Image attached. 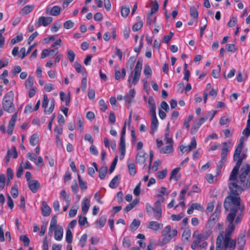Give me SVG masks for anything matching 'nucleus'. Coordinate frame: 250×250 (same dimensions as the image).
<instances>
[{"instance_id":"nucleus-19","label":"nucleus","mask_w":250,"mask_h":250,"mask_svg":"<svg viewBox=\"0 0 250 250\" xmlns=\"http://www.w3.org/2000/svg\"><path fill=\"white\" fill-rule=\"evenodd\" d=\"M136 94V91L134 89H130L127 95L124 97V99L128 102L129 104L132 103Z\"/></svg>"},{"instance_id":"nucleus-34","label":"nucleus","mask_w":250,"mask_h":250,"mask_svg":"<svg viewBox=\"0 0 250 250\" xmlns=\"http://www.w3.org/2000/svg\"><path fill=\"white\" fill-rule=\"evenodd\" d=\"M30 144L32 146H36L39 142V136L37 133H34L30 138Z\"/></svg>"},{"instance_id":"nucleus-30","label":"nucleus","mask_w":250,"mask_h":250,"mask_svg":"<svg viewBox=\"0 0 250 250\" xmlns=\"http://www.w3.org/2000/svg\"><path fill=\"white\" fill-rule=\"evenodd\" d=\"M190 236H191V230L188 229H185L183 231V232L182 233V240L184 242L189 241V239L190 238Z\"/></svg>"},{"instance_id":"nucleus-23","label":"nucleus","mask_w":250,"mask_h":250,"mask_svg":"<svg viewBox=\"0 0 250 250\" xmlns=\"http://www.w3.org/2000/svg\"><path fill=\"white\" fill-rule=\"evenodd\" d=\"M173 150V145H167L160 149V153L161 154H169L172 153Z\"/></svg>"},{"instance_id":"nucleus-60","label":"nucleus","mask_w":250,"mask_h":250,"mask_svg":"<svg viewBox=\"0 0 250 250\" xmlns=\"http://www.w3.org/2000/svg\"><path fill=\"white\" fill-rule=\"evenodd\" d=\"M193 209H196L200 211H203L204 210L203 207L199 203H195L191 204Z\"/></svg>"},{"instance_id":"nucleus-36","label":"nucleus","mask_w":250,"mask_h":250,"mask_svg":"<svg viewBox=\"0 0 250 250\" xmlns=\"http://www.w3.org/2000/svg\"><path fill=\"white\" fill-rule=\"evenodd\" d=\"M79 186L82 190H86L87 188L86 183L83 180L79 174H77Z\"/></svg>"},{"instance_id":"nucleus-50","label":"nucleus","mask_w":250,"mask_h":250,"mask_svg":"<svg viewBox=\"0 0 250 250\" xmlns=\"http://www.w3.org/2000/svg\"><path fill=\"white\" fill-rule=\"evenodd\" d=\"M87 87V78L84 77L82 78L81 81V88L82 91L84 93L86 91Z\"/></svg>"},{"instance_id":"nucleus-38","label":"nucleus","mask_w":250,"mask_h":250,"mask_svg":"<svg viewBox=\"0 0 250 250\" xmlns=\"http://www.w3.org/2000/svg\"><path fill=\"white\" fill-rule=\"evenodd\" d=\"M130 12V8L129 6H122L121 9V14L122 17L126 18Z\"/></svg>"},{"instance_id":"nucleus-41","label":"nucleus","mask_w":250,"mask_h":250,"mask_svg":"<svg viewBox=\"0 0 250 250\" xmlns=\"http://www.w3.org/2000/svg\"><path fill=\"white\" fill-rule=\"evenodd\" d=\"M74 67L75 68L76 71L80 73H83V71H85V68L83 67L82 64L79 62H75L73 65Z\"/></svg>"},{"instance_id":"nucleus-29","label":"nucleus","mask_w":250,"mask_h":250,"mask_svg":"<svg viewBox=\"0 0 250 250\" xmlns=\"http://www.w3.org/2000/svg\"><path fill=\"white\" fill-rule=\"evenodd\" d=\"M136 60V57H130L126 62V68L130 70H132L134 66L135 62Z\"/></svg>"},{"instance_id":"nucleus-35","label":"nucleus","mask_w":250,"mask_h":250,"mask_svg":"<svg viewBox=\"0 0 250 250\" xmlns=\"http://www.w3.org/2000/svg\"><path fill=\"white\" fill-rule=\"evenodd\" d=\"M106 218L104 216H101L96 222V225L100 228H103L105 224Z\"/></svg>"},{"instance_id":"nucleus-64","label":"nucleus","mask_w":250,"mask_h":250,"mask_svg":"<svg viewBox=\"0 0 250 250\" xmlns=\"http://www.w3.org/2000/svg\"><path fill=\"white\" fill-rule=\"evenodd\" d=\"M242 133L246 137H248L250 135V124L247 123L246 127L243 130Z\"/></svg>"},{"instance_id":"nucleus-42","label":"nucleus","mask_w":250,"mask_h":250,"mask_svg":"<svg viewBox=\"0 0 250 250\" xmlns=\"http://www.w3.org/2000/svg\"><path fill=\"white\" fill-rule=\"evenodd\" d=\"M201 125L197 123L196 121H194V124L190 128V133L191 134H193L196 133L199 128L200 127Z\"/></svg>"},{"instance_id":"nucleus-46","label":"nucleus","mask_w":250,"mask_h":250,"mask_svg":"<svg viewBox=\"0 0 250 250\" xmlns=\"http://www.w3.org/2000/svg\"><path fill=\"white\" fill-rule=\"evenodd\" d=\"M73 235L70 229H67L66 232V241L68 243H71L72 241Z\"/></svg>"},{"instance_id":"nucleus-13","label":"nucleus","mask_w":250,"mask_h":250,"mask_svg":"<svg viewBox=\"0 0 250 250\" xmlns=\"http://www.w3.org/2000/svg\"><path fill=\"white\" fill-rule=\"evenodd\" d=\"M28 187L33 193H35L40 189L41 184L37 180H32L28 182Z\"/></svg>"},{"instance_id":"nucleus-55","label":"nucleus","mask_w":250,"mask_h":250,"mask_svg":"<svg viewBox=\"0 0 250 250\" xmlns=\"http://www.w3.org/2000/svg\"><path fill=\"white\" fill-rule=\"evenodd\" d=\"M99 104L100 106V109L103 111H105L107 109V106L104 99H100L99 101Z\"/></svg>"},{"instance_id":"nucleus-9","label":"nucleus","mask_w":250,"mask_h":250,"mask_svg":"<svg viewBox=\"0 0 250 250\" xmlns=\"http://www.w3.org/2000/svg\"><path fill=\"white\" fill-rule=\"evenodd\" d=\"M53 18L51 17L42 16L39 17L38 21L35 23V25L37 27L41 26H47L49 25L52 21Z\"/></svg>"},{"instance_id":"nucleus-3","label":"nucleus","mask_w":250,"mask_h":250,"mask_svg":"<svg viewBox=\"0 0 250 250\" xmlns=\"http://www.w3.org/2000/svg\"><path fill=\"white\" fill-rule=\"evenodd\" d=\"M142 65V61L139 59L134 70L131 71L128 77L127 84L129 88H131L133 85H135L138 83L141 75Z\"/></svg>"},{"instance_id":"nucleus-15","label":"nucleus","mask_w":250,"mask_h":250,"mask_svg":"<svg viewBox=\"0 0 250 250\" xmlns=\"http://www.w3.org/2000/svg\"><path fill=\"white\" fill-rule=\"evenodd\" d=\"M41 210L42 216L44 217L48 216L50 214L51 209L45 201L42 202Z\"/></svg>"},{"instance_id":"nucleus-22","label":"nucleus","mask_w":250,"mask_h":250,"mask_svg":"<svg viewBox=\"0 0 250 250\" xmlns=\"http://www.w3.org/2000/svg\"><path fill=\"white\" fill-rule=\"evenodd\" d=\"M61 100L62 102H65V105L68 106L70 102V94L69 92L67 96H66L65 93L63 91H61L60 93Z\"/></svg>"},{"instance_id":"nucleus-32","label":"nucleus","mask_w":250,"mask_h":250,"mask_svg":"<svg viewBox=\"0 0 250 250\" xmlns=\"http://www.w3.org/2000/svg\"><path fill=\"white\" fill-rule=\"evenodd\" d=\"M34 7V5H27L22 8L21 12L24 15H27L33 10Z\"/></svg>"},{"instance_id":"nucleus-24","label":"nucleus","mask_w":250,"mask_h":250,"mask_svg":"<svg viewBox=\"0 0 250 250\" xmlns=\"http://www.w3.org/2000/svg\"><path fill=\"white\" fill-rule=\"evenodd\" d=\"M127 166L129 175L131 176H134L137 173L135 164L134 163H127Z\"/></svg>"},{"instance_id":"nucleus-53","label":"nucleus","mask_w":250,"mask_h":250,"mask_svg":"<svg viewBox=\"0 0 250 250\" xmlns=\"http://www.w3.org/2000/svg\"><path fill=\"white\" fill-rule=\"evenodd\" d=\"M184 216V214L183 213L178 214H172L170 216V218L172 221H180L183 218Z\"/></svg>"},{"instance_id":"nucleus-14","label":"nucleus","mask_w":250,"mask_h":250,"mask_svg":"<svg viewBox=\"0 0 250 250\" xmlns=\"http://www.w3.org/2000/svg\"><path fill=\"white\" fill-rule=\"evenodd\" d=\"M147 154L144 151H139L136 156V162L140 165L144 164L147 158Z\"/></svg>"},{"instance_id":"nucleus-18","label":"nucleus","mask_w":250,"mask_h":250,"mask_svg":"<svg viewBox=\"0 0 250 250\" xmlns=\"http://www.w3.org/2000/svg\"><path fill=\"white\" fill-rule=\"evenodd\" d=\"M90 201L88 198H84L82 202V210L83 214H86L90 207Z\"/></svg>"},{"instance_id":"nucleus-33","label":"nucleus","mask_w":250,"mask_h":250,"mask_svg":"<svg viewBox=\"0 0 250 250\" xmlns=\"http://www.w3.org/2000/svg\"><path fill=\"white\" fill-rule=\"evenodd\" d=\"M34 85V78L29 76L25 82V87L26 89H28L33 87Z\"/></svg>"},{"instance_id":"nucleus-48","label":"nucleus","mask_w":250,"mask_h":250,"mask_svg":"<svg viewBox=\"0 0 250 250\" xmlns=\"http://www.w3.org/2000/svg\"><path fill=\"white\" fill-rule=\"evenodd\" d=\"M167 175V169H164L157 173L156 177L159 179H163Z\"/></svg>"},{"instance_id":"nucleus-16","label":"nucleus","mask_w":250,"mask_h":250,"mask_svg":"<svg viewBox=\"0 0 250 250\" xmlns=\"http://www.w3.org/2000/svg\"><path fill=\"white\" fill-rule=\"evenodd\" d=\"M163 225L157 221H151L149 222L147 225V228L155 231H157L163 228Z\"/></svg>"},{"instance_id":"nucleus-39","label":"nucleus","mask_w":250,"mask_h":250,"mask_svg":"<svg viewBox=\"0 0 250 250\" xmlns=\"http://www.w3.org/2000/svg\"><path fill=\"white\" fill-rule=\"evenodd\" d=\"M23 40V36L22 34H20L17 36H16L15 37L13 38L10 42V44L11 45H14Z\"/></svg>"},{"instance_id":"nucleus-11","label":"nucleus","mask_w":250,"mask_h":250,"mask_svg":"<svg viewBox=\"0 0 250 250\" xmlns=\"http://www.w3.org/2000/svg\"><path fill=\"white\" fill-rule=\"evenodd\" d=\"M61 12V8L59 6L55 5L52 7H47L46 13L53 16H59Z\"/></svg>"},{"instance_id":"nucleus-5","label":"nucleus","mask_w":250,"mask_h":250,"mask_svg":"<svg viewBox=\"0 0 250 250\" xmlns=\"http://www.w3.org/2000/svg\"><path fill=\"white\" fill-rule=\"evenodd\" d=\"M163 236L162 240L159 242L158 245L163 246L170 242L171 239L177 235V230L174 229L171 231V226L167 225L164 228L162 232Z\"/></svg>"},{"instance_id":"nucleus-58","label":"nucleus","mask_w":250,"mask_h":250,"mask_svg":"<svg viewBox=\"0 0 250 250\" xmlns=\"http://www.w3.org/2000/svg\"><path fill=\"white\" fill-rule=\"evenodd\" d=\"M11 194L13 198H16L19 195L18 189L16 187H13L11 188Z\"/></svg>"},{"instance_id":"nucleus-28","label":"nucleus","mask_w":250,"mask_h":250,"mask_svg":"<svg viewBox=\"0 0 250 250\" xmlns=\"http://www.w3.org/2000/svg\"><path fill=\"white\" fill-rule=\"evenodd\" d=\"M229 151V146L226 142L223 143V147L221 152V158L222 160H226L228 152Z\"/></svg>"},{"instance_id":"nucleus-63","label":"nucleus","mask_w":250,"mask_h":250,"mask_svg":"<svg viewBox=\"0 0 250 250\" xmlns=\"http://www.w3.org/2000/svg\"><path fill=\"white\" fill-rule=\"evenodd\" d=\"M123 245L124 247L128 248L131 246L130 240L126 237H125L123 240Z\"/></svg>"},{"instance_id":"nucleus-51","label":"nucleus","mask_w":250,"mask_h":250,"mask_svg":"<svg viewBox=\"0 0 250 250\" xmlns=\"http://www.w3.org/2000/svg\"><path fill=\"white\" fill-rule=\"evenodd\" d=\"M117 162H118V157H117V156H116L114 158V160H113V162H112V164H111V166L110 167L109 169L108 170V172L110 174L112 173V172L115 169V167H116V166L117 165Z\"/></svg>"},{"instance_id":"nucleus-40","label":"nucleus","mask_w":250,"mask_h":250,"mask_svg":"<svg viewBox=\"0 0 250 250\" xmlns=\"http://www.w3.org/2000/svg\"><path fill=\"white\" fill-rule=\"evenodd\" d=\"M87 235L86 233L83 234L81 237L79 242V245L81 248H83L85 245L87 241Z\"/></svg>"},{"instance_id":"nucleus-7","label":"nucleus","mask_w":250,"mask_h":250,"mask_svg":"<svg viewBox=\"0 0 250 250\" xmlns=\"http://www.w3.org/2000/svg\"><path fill=\"white\" fill-rule=\"evenodd\" d=\"M211 231L208 230L197 234L191 245V248L195 250L199 244L203 241H205L210 235Z\"/></svg>"},{"instance_id":"nucleus-47","label":"nucleus","mask_w":250,"mask_h":250,"mask_svg":"<svg viewBox=\"0 0 250 250\" xmlns=\"http://www.w3.org/2000/svg\"><path fill=\"white\" fill-rule=\"evenodd\" d=\"M167 189L165 187H161L157 190V196H164L167 194Z\"/></svg>"},{"instance_id":"nucleus-43","label":"nucleus","mask_w":250,"mask_h":250,"mask_svg":"<svg viewBox=\"0 0 250 250\" xmlns=\"http://www.w3.org/2000/svg\"><path fill=\"white\" fill-rule=\"evenodd\" d=\"M144 75L147 77H150L152 75V70L148 65H145L144 70Z\"/></svg>"},{"instance_id":"nucleus-57","label":"nucleus","mask_w":250,"mask_h":250,"mask_svg":"<svg viewBox=\"0 0 250 250\" xmlns=\"http://www.w3.org/2000/svg\"><path fill=\"white\" fill-rule=\"evenodd\" d=\"M78 223L81 227L84 226L86 223H87V218L85 216H80Z\"/></svg>"},{"instance_id":"nucleus-62","label":"nucleus","mask_w":250,"mask_h":250,"mask_svg":"<svg viewBox=\"0 0 250 250\" xmlns=\"http://www.w3.org/2000/svg\"><path fill=\"white\" fill-rule=\"evenodd\" d=\"M71 188L72 189V191L73 193L76 194L78 192V191L79 190V188H78V184H77V181L76 180H75L74 181V182H73V184L72 185Z\"/></svg>"},{"instance_id":"nucleus-26","label":"nucleus","mask_w":250,"mask_h":250,"mask_svg":"<svg viewBox=\"0 0 250 250\" xmlns=\"http://www.w3.org/2000/svg\"><path fill=\"white\" fill-rule=\"evenodd\" d=\"M219 218V213L215 211L209 217L208 220V224L209 225H214L218 221Z\"/></svg>"},{"instance_id":"nucleus-44","label":"nucleus","mask_w":250,"mask_h":250,"mask_svg":"<svg viewBox=\"0 0 250 250\" xmlns=\"http://www.w3.org/2000/svg\"><path fill=\"white\" fill-rule=\"evenodd\" d=\"M76 55L74 51L71 49L68 50L67 57L71 62H73L75 60Z\"/></svg>"},{"instance_id":"nucleus-52","label":"nucleus","mask_w":250,"mask_h":250,"mask_svg":"<svg viewBox=\"0 0 250 250\" xmlns=\"http://www.w3.org/2000/svg\"><path fill=\"white\" fill-rule=\"evenodd\" d=\"M159 7V5L158 2L156 0H155L153 5L151 7L150 13L149 14L152 15L153 14L155 13L158 10Z\"/></svg>"},{"instance_id":"nucleus-37","label":"nucleus","mask_w":250,"mask_h":250,"mask_svg":"<svg viewBox=\"0 0 250 250\" xmlns=\"http://www.w3.org/2000/svg\"><path fill=\"white\" fill-rule=\"evenodd\" d=\"M99 171V177L101 179H104L107 173V168L103 166L100 167Z\"/></svg>"},{"instance_id":"nucleus-10","label":"nucleus","mask_w":250,"mask_h":250,"mask_svg":"<svg viewBox=\"0 0 250 250\" xmlns=\"http://www.w3.org/2000/svg\"><path fill=\"white\" fill-rule=\"evenodd\" d=\"M17 120V112H16L12 116V117L8 123V125L6 132L9 135H11L12 134Z\"/></svg>"},{"instance_id":"nucleus-2","label":"nucleus","mask_w":250,"mask_h":250,"mask_svg":"<svg viewBox=\"0 0 250 250\" xmlns=\"http://www.w3.org/2000/svg\"><path fill=\"white\" fill-rule=\"evenodd\" d=\"M242 146L243 142H240L233 154V160L236 163L229 177V188L230 196H239L243 190L250 188V165H244L239 172L243 161L240 156Z\"/></svg>"},{"instance_id":"nucleus-54","label":"nucleus","mask_w":250,"mask_h":250,"mask_svg":"<svg viewBox=\"0 0 250 250\" xmlns=\"http://www.w3.org/2000/svg\"><path fill=\"white\" fill-rule=\"evenodd\" d=\"M74 26V23L71 20L66 21L64 24V28L66 29H69L73 28Z\"/></svg>"},{"instance_id":"nucleus-27","label":"nucleus","mask_w":250,"mask_h":250,"mask_svg":"<svg viewBox=\"0 0 250 250\" xmlns=\"http://www.w3.org/2000/svg\"><path fill=\"white\" fill-rule=\"evenodd\" d=\"M189 12L192 19L197 21L198 19V12L196 8L194 6H191L189 8Z\"/></svg>"},{"instance_id":"nucleus-12","label":"nucleus","mask_w":250,"mask_h":250,"mask_svg":"<svg viewBox=\"0 0 250 250\" xmlns=\"http://www.w3.org/2000/svg\"><path fill=\"white\" fill-rule=\"evenodd\" d=\"M148 104L149 105V112L151 115V117L156 116V106L153 97L149 96L148 97Z\"/></svg>"},{"instance_id":"nucleus-31","label":"nucleus","mask_w":250,"mask_h":250,"mask_svg":"<svg viewBox=\"0 0 250 250\" xmlns=\"http://www.w3.org/2000/svg\"><path fill=\"white\" fill-rule=\"evenodd\" d=\"M119 183V177L118 175H116L110 182L109 187L111 188H115L118 187Z\"/></svg>"},{"instance_id":"nucleus-45","label":"nucleus","mask_w":250,"mask_h":250,"mask_svg":"<svg viewBox=\"0 0 250 250\" xmlns=\"http://www.w3.org/2000/svg\"><path fill=\"white\" fill-rule=\"evenodd\" d=\"M143 25V22L139 21L135 23L132 26V30L134 32H137L141 29Z\"/></svg>"},{"instance_id":"nucleus-1","label":"nucleus","mask_w":250,"mask_h":250,"mask_svg":"<svg viewBox=\"0 0 250 250\" xmlns=\"http://www.w3.org/2000/svg\"><path fill=\"white\" fill-rule=\"evenodd\" d=\"M241 201L240 196H228L225 198L224 207L226 211H229L226 217L229 224L225 231L218 234L215 250H234L237 242L239 246H244L246 243L245 234H239L237 241L231 238L235 225L240 223L243 217L245 206L241 204Z\"/></svg>"},{"instance_id":"nucleus-25","label":"nucleus","mask_w":250,"mask_h":250,"mask_svg":"<svg viewBox=\"0 0 250 250\" xmlns=\"http://www.w3.org/2000/svg\"><path fill=\"white\" fill-rule=\"evenodd\" d=\"M57 217L56 216H54L52 217L50 226L49 228V233L50 232L52 233L54 229H56V227H58L59 226H57Z\"/></svg>"},{"instance_id":"nucleus-17","label":"nucleus","mask_w":250,"mask_h":250,"mask_svg":"<svg viewBox=\"0 0 250 250\" xmlns=\"http://www.w3.org/2000/svg\"><path fill=\"white\" fill-rule=\"evenodd\" d=\"M54 238L57 241H61L63 236V230L62 227H56L54 229Z\"/></svg>"},{"instance_id":"nucleus-6","label":"nucleus","mask_w":250,"mask_h":250,"mask_svg":"<svg viewBox=\"0 0 250 250\" xmlns=\"http://www.w3.org/2000/svg\"><path fill=\"white\" fill-rule=\"evenodd\" d=\"M146 209L148 216H151L153 215L157 220H159L161 218L162 215L161 206H158L154 204L152 207L149 203H146Z\"/></svg>"},{"instance_id":"nucleus-21","label":"nucleus","mask_w":250,"mask_h":250,"mask_svg":"<svg viewBox=\"0 0 250 250\" xmlns=\"http://www.w3.org/2000/svg\"><path fill=\"white\" fill-rule=\"evenodd\" d=\"M180 167H177L174 169H173L170 173V176L169 177V179H174L175 181H177L180 178L181 175L179 174V171L180 169Z\"/></svg>"},{"instance_id":"nucleus-59","label":"nucleus","mask_w":250,"mask_h":250,"mask_svg":"<svg viewBox=\"0 0 250 250\" xmlns=\"http://www.w3.org/2000/svg\"><path fill=\"white\" fill-rule=\"evenodd\" d=\"M21 68L20 66L16 65L14 67L13 69L12 70L11 73L13 76H15L17 74H19L21 72Z\"/></svg>"},{"instance_id":"nucleus-20","label":"nucleus","mask_w":250,"mask_h":250,"mask_svg":"<svg viewBox=\"0 0 250 250\" xmlns=\"http://www.w3.org/2000/svg\"><path fill=\"white\" fill-rule=\"evenodd\" d=\"M159 122L157 118V116L151 117V131L150 133L153 134L156 132L158 127Z\"/></svg>"},{"instance_id":"nucleus-8","label":"nucleus","mask_w":250,"mask_h":250,"mask_svg":"<svg viewBox=\"0 0 250 250\" xmlns=\"http://www.w3.org/2000/svg\"><path fill=\"white\" fill-rule=\"evenodd\" d=\"M48 104V97L46 94H44L42 103V107L44 108V112L45 114L49 115L53 111L55 107V101L52 99L50 102V105L49 108H47Z\"/></svg>"},{"instance_id":"nucleus-56","label":"nucleus","mask_w":250,"mask_h":250,"mask_svg":"<svg viewBox=\"0 0 250 250\" xmlns=\"http://www.w3.org/2000/svg\"><path fill=\"white\" fill-rule=\"evenodd\" d=\"M218 69H213L211 72V75H212V77L215 79H217L219 77V74L220 73V69H221L220 65H218Z\"/></svg>"},{"instance_id":"nucleus-49","label":"nucleus","mask_w":250,"mask_h":250,"mask_svg":"<svg viewBox=\"0 0 250 250\" xmlns=\"http://www.w3.org/2000/svg\"><path fill=\"white\" fill-rule=\"evenodd\" d=\"M20 240L22 241L23 245L25 247H27L30 243V239L27 235H22L20 236Z\"/></svg>"},{"instance_id":"nucleus-4","label":"nucleus","mask_w":250,"mask_h":250,"mask_svg":"<svg viewBox=\"0 0 250 250\" xmlns=\"http://www.w3.org/2000/svg\"><path fill=\"white\" fill-rule=\"evenodd\" d=\"M14 93L12 91L7 92L3 97L2 100V109L5 111L11 113H13L15 107L13 103Z\"/></svg>"},{"instance_id":"nucleus-61","label":"nucleus","mask_w":250,"mask_h":250,"mask_svg":"<svg viewBox=\"0 0 250 250\" xmlns=\"http://www.w3.org/2000/svg\"><path fill=\"white\" fill-rule=\"evenodd\" d=\"M191 151L196 147L197 143L195 137H193L191 139V142L189 145H188Z\"/></svg>"}]
</instances>
